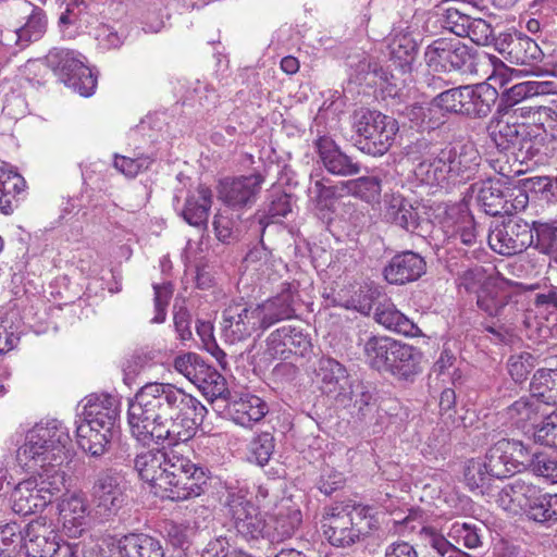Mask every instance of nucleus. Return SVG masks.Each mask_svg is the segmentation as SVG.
<instances>
[{
	"instance_id": "obj_53",
	"label": "nucleus",
	"mask_w": 557,
	"mask_h": 557,
	"mask_svg": "<svg viewBox=\"0 0 557 557\" xmlns=\"http://www.w3.org/2000/svg\"><path fill=\"white\" fill-rule=\"evenodd\" d=\"M154 160V157L145 154L136 158L115 154L114 168L127 177H135L139 173L147 171Z\"/></svg>"
},
{
	"instance_id": "obj_50",
	"label": "nucleus",
	"mask_w": 557,
	"mask_h": 557,
	"mask_svg": "<svg viewBox=\"0 0 557 557\" xmlns=\"http://www.w3.org/2000/svg\"><path fill=\"white\" fill-rule=\"evenodd\" d=\"M465 89L466 86H459L443 90L431 100V106L445 113L465 115Z\"/></svg>"
},
{
	"instance_id": "obj_45",
	"label": "nucleus",
	"mask_w": 557,
	"mask_h": 557,
	"mask_svg": "<svg viewBox=\"0 0 557 557\" xmlns=\"http://www.w3.org/2000/svg\"><path fill=\"white\" fill-rule=\"evenodd\" d=\"M530 520L541 524H553L557 522V494L542 493L540 490L533 502L525 509Z\"/></svg>"
},
{
	"instance_id": "obj_32",
	"label": "nucleus",
	"mask_w": 557,
	"mask_h": 557,
	"mask_svg": "<svg viewBox=\"0 0 557 557\" xmlns=\"http://www.w3.org/2000/svg\"><path fill=\"white\" fill-rule=\"evenodd\" d=\"M525 125L510 123L504 119H492L487 125L488 137L499 151L512 156Z\"/></svg>"
},
{
	"instance_id": "obj_10",
	"label": "nucleus",
	"mask_w": 557,
	"mask_h": 557,
	"mask_svg": "<svg viewBox=\"0 0 557 557\" xmlns=\"http://www.w3.org/2000/svg\"><path fill=\"white\" fill-rule=\"evenodd\" d=\"M51 521L39 517L24 529V547L28 557H70V543H60Z\"/></svg>"
},
{
	"instance_id": "obj_23",
	"label": "nucleus",
	"mask_w": 557,
	"mask_h": 557,
	"mask_svg": "<svg viewBox=\"0 0 557 557\" xmlns=\"http://www.w3.org/2000/svg\"><path fill=\"white\" fill-rule=\"evenodd\" d=\"M15 12L26 18V22L14 30L15 44L24 48L32 41L39 40L48 25L45 11L26 0H21L15 4Z\"/></svg>"
},
{
	"instance_id": "obj_62",
	"label": "nucleus",
	"mask_w": 557,
	"mask_h": 557,
	"mask_svg": "<svg viewBox=\"0 0 557 557\" xmlns=\"http://www.w3.org/2000/svg\"><path fill=\"white\" fill-rule=\"evenodd\" d=\"M235 224L236 223L232 218L224 215L223 213L215 214L213 228L218 240L223 244H231L235 242L238 237Z\"/></svg>"
},
{
	"instance_id": "obj_61",
	"label": "nucleus",
	"mask_w": 557,
	"mask_h": 557,
	"mask_svg": "<svg viewBox=\"0 0 557 557\" xmlns=\"http://www.w3.org/2000/svg\"><path fill=\"white\" fill-rule=\"evenodd\" d=\"M465 37L479 46H487L494 40L493 27L483 18H472Z\"/></svg>"
},
{
	"instance_id": "obj_59",
	"label": "nucleus",
	"mask_w": 557,
	"mask_h": 557,
	"mask_svg": "<svg viewBox=\"0 0 557 557\" xmlns=\"http://www.w3.org/2000/svg\"><path fill=\"white\" fill-rule=\"evenodd\" d=\"M379 296V292L371 287H361L345 304V308L354 309L358 312L369 315L374 307V300Z\"/></svg>"
},
{
	"instance_id": "obj_35",
	"label": "nucleus",
	"mask_w": 557,
	"mask_h": 557,
	"mask_svg": "<svg viewBox=\"0 0 557 557\" xmlns=\"http://www.w3.org/2000/svg\"><path fill=\"white\" fill-rule=\"evenodd\" d=\"M211 205V189L205 185H199L196 191L186 198L182 215L189 225L207 226Z\"/></svg>"
},
{
	"instance_id": "obj_7",
	"label": "nucleus",
	"mask_w": 557,
	"mask_h": 557,
	"mask_svg": "<svg viewBox=\"0 0 557 557\" xmlns=\"http://www.w3.org/2000/svg\"><path fill=\"white\" fill-rule=\"evenodd\" d=\"M81 54L64 48H52L46 55V64L67 87L83 97H89L97 87V77L85 65Z\"/></svg>"
},
{
	"instance_id": "obj_54",
	"label": "nucleus",
	"mask_w": 557,
	"mask_h": 557,
	"mask_svg": "<svg viewBox=\"0 0 557 557\" xmlns=\"http://www.w3.org/2000/svg\"><path fill=\"white\" fill-rule=\"evenodd\" d=\"M472 17L459 7H448L442 17V26L458 37H465Z\"/></svg>"
},
{
	"instance_id": "obj_38",
	"label": "nucleus",
	"mask_w": 557,
	"mask_h": 557,
	"mask_svg": "<svg viewBox=\"0 0 557 557\" xmlns=\"http://www.w3.org/2000/svg\"><path fill=\"white\" fill-rule=\"evenodd\" d=\"M25 180L16 172L0 165V212L13 213L18 206L22 191L25 188Z\"/></svg>"
},
{
	"instance_id": "obj_20",
	"label": "nucleus",
	"mask_w": 557,
	"mask_h": 557,
	"mask_svg": "<svg viewBox=\"0 0 557 557\" xmlns=\"http://www.w3.org/2000/svg\"><path fill=\"white\" fill-rule=\"evenodd\" d=\"M268 354L272 358H287V352L304 356L311 347L308 335L301 330L285 325L273 331L267 338Z\"/></svg>"
},
{
	"instance_id": "obj_18",
	"label": "nucleus",
	"mask_w": 557,
	"mask_h": 557,
	"mask_svg": "<svg viewBox=\"0 0 557 557\" xmlns=\"http://www.w3.org/2000/svg\"><path fill=\"white\" fill-rule=\"evenodd\" d=\"M496 48L507 54V60L517 65H531L541 61L543 52L535 40L522 33L500 34Z\"/></svg>"
},
{
	"instance_id": "obj_57",
	"label": "nucleus",
	"mask_w": 557,
	"mask_h": 557,
	"mask_svg": "<svg viewBox=\"0 0 557 557\" xmlns=\"http://www.w3.org/2000/svg\"><path fill=\"white\" fill-rule=\"evenodd\" d=\"M274 451V437L269 432L258 434L250 443V456L259 466L269 462Z\"/></svg>"
},
{
	"instance_id": "obj_55",
	"label": "nucleus",
	"mask_w": 557,
	"mask_h": 557,
	"mask_svg": "<svg viewBox=\"0 0 557 557\" xmlns=\"http://www.w3.org/2000/svg\"><path fill=\"white\" fill-rule=\"evenodd\" d=\"M535 443L557 449V410L547 412L533 433Z\"/></svg>"
},
{
	"instance_id": "obj_3",
	"label": "nucleus",
	"mask_w": 557,
	"mask_h": 557,
	"mask_svg": "<svg viewBox=\"0 0 557 557\" xmlns=\"http://www.w3.org/2000/svg\"><path fill=\"white\" fill-rule=\"evenodd\" d=\"M422 153V160L414 168V175L428 185L467 182L476 175L482 157L473 143L449 144L437 149L426 140H419L413 147Z\"/></svg>"
},
{
	"instance_id": "obj_2",
	"label": "nucleus",
	"mask_w": 557,
	"mask_h": 557,
	"mask_svg": "<svg viewBox=\"0 0 557 557\" xmlns=\"http://www.w3.org/2000/svg\"><path fill=\"white\" fill-rule=\"evenodd\" d=\"M134 468L143 481L171 500L198 497L209 488V469L175 451L149 449L135 457Z\"/></svg>"
},
{
	"instance_id": "obj_13",
	"label": "nucleus",
	"mask_w": 557,
	"mask_h": 557,
	"mask_svg": "<svg viewBox=\"0 0 557 557\" xmlns=\"http://www.w3.org/2000/svg\"><path fill=\"white\" fill-rule=\"evenodd\" d=\"M533 244V224L520 218H511L496 225L488 234L491 249L502 256H513Z\"/></svg>"
},
{
	"instance_id": "obj_36",
	"label": "nucleus",
	"mask_w": 557,
	"mask_h": 557,
	"mask_svg": "<svg viewBox=\"0 0 557 557\" xmlns=\"http://www.w3.org/2000/svg\"><path fill=\"white\" fill-rule=\"evenodd\" d=\"M47 497L36 488V481L26 480L18 483L12 494L11 503L14 512L27 516L47 506Z\"/></svg>"
},
{
	"instance_id": "obj_29",
	"label": "nucleus",
	"mask_w": 557,
	"mask_h": 557,
	"mask_svg": "<svg viewBox=\"0 0 557 557\" xmlns=\"http://www.w3.org/2000/svg\"><path fill=\"white\" fill-rule=\"evenodd\" d=\"M421 359L422 354L419 349L397 341L386 372L405 381L412 380L421 372Z\"/></svg>"
},
{
	"instance_id": "obj_47",
	"label": "nucleus",
	"mask_w": 557,
	"mask_h": 557,
	"mask_svg": "<svg viewBox=\"0 0 557 557\" xmlns=\"http://www.w3.org/2000/svg\"><path fill=\"white\" fill-rule=\"evenodd\" d=\"M391 59L404 70V73L411 70L416 59L417 44L408 34H397L388 42Z\"/></svg>"
},
{
	"instance_id": "obj_4",
	"label": "nucleus",
	"mask_w": 557,
	"mask_h": 557,
	"mask_svg": "<svg viewBox=\"0 0 557 557\" xmlns=\"http://www.w3.org/2000/svg\"><path fill=\"white\" fill-rule=\"evenodd\" d=\"M376 510L369 505L347 503L327 509L322 520L325 537L336 547H348L379 529Z\"/></svg>"
},
{
	"instance_id": "obj_40",
	"label": "nucleus",
	"mask_w": 557,
	"mask_h": 557,
	"mask_svg": "<svg viewBox=\"0 0 557 557\" xmlns=\"http://www.w3.org/2000/svg\"><path fill=\"white\" fill-rule=\"evenodd\" d=\"M63 463H47L37 465L40 467V471L36 478L30 479L36 481V488L41 496L47 497V505L51 502V498L65 490V472L61 469Z\"/></svg>"
},
{
	"instance_id": "obj_5",
	"label": "nucleus",
	"mask_w": 557,
	"mask_h": 557,
	"mask_svg": "<svg viewBox=\"0 0 557 557\" xmlns=\"http://www.w3.org/2000/svg\"><path fill=\"white\" fill-rule=\"evenodd\" d=\"M71 437L59 420L39 422L30 429L24 445L17 449V459L28 468L37 465L63 463L70 458Z\"/></svg>"
},
{
	"instance_id": "obj_48",
	"label": "nucleus",
	"mask_w": 557,
	"mask_h": 557,
	"mask_svg": "<svg viewBox=\"0 0 557 557\" xmlns=\"http://www.w3.org/2000/svg\"><path fill=\"white\" fill-rule=\"evenodd\" d=\"M533 245L557 262V221L533 222Z\"/></svg>"
},
{
	"instance_id": "obj_41",
	"label": "nucleus",
	"mask_w": 557,
	"mask_h": 557,
	"mask_svg": "<svg viewBox=\"0 0 557 557\" xmlns=\"http://www.w3.org/2000/svg\"><path fill=\"white\" fill-rule=\"evenodd\" d=\"M531 397L557 410V369H539L530 382Z\"/></svg>"
},
{
	"instance_id": "obj_28",
	"label": "nucleus",
	"mask_w": 557,
	"mask_h": 557,
	"mask_svg": "<svg viewBox=\"0 0 557 557\" xmlns=\"http://www.w3.org/2000/svg\"><path fill=\"white\" fill-rule=\"evenodd\" d=\"M540 487L529 479L517 478L506 484L498 494V503L506 510L528 509L540 492Z\"/></svg>"
},
{
	"instance_id": "obj_19",
	"label": "nucleus",
	"mask_w": 557,
	"mask_h": 557,
	"mask_svg": "<svg viewBox=\"0 0 557 557\" xmlns=\"http://www.w3.org/2000/svg\"><path fill=\"white\" fill-rule=\"evenodd\" d=\"M426 272V262L419 253L406 250L395 255L383 269L384 278L394 285L419 280Z\"/></svg>"
},
{
	"instance_id": "obj_46",
	"label": "nucleus",
	"mask_w": 557,
	"mask_h": 557,
	"mask_svg": "<svg viewBox=\"0 0 557 557\" xmlns=\"http://www.w3.org/2000/svg\"><path fill=\"white\" fill-rule=\"evenodd\" d=\"M545 147V136L537 128L527 124L520 134V139L515 149L513 157L520 162H527L539 157Z\"/></svg>"
},
{
	"instance_id": "obj_34",
	"label": "nucleus",
	"mask_w": 557,
	"mask_h": 557,
	"mask_svg": "<svg viewBox=\"0 0 557 557\" xmlns=\"http://www.w3.org/2000/svg\"><path fill=\"white\" fill-rule=\"evenodd\" d=\"M507 440L496 442L485 454L483 465L492 478L503 479L518 471V460L508 454Z\"/></svg>"
},
{
	"instance_id": "obj_43",
	"label": "nucleus",
	"mask_w": 557,
	"mask_h": 557,
	"mask_svg": "<svg viewBox=\"0 0 557 557\" xmlns=\"http://www.w3.org/2000/svg\"><path fill=\"white\" fill-rule=\"evenodd\" d=\"M191 383L202 391L205 396L211 399L226 398V396L230 395L225 379L205 361L199 366Z\"/></svg>"
},
{
	"instance_id": "obj_6",
	"label": "nucleus",
	"mask_w": 557,
	"mask_h": 557,
	"mask_svg": "<svg viewBox=\"0 0 557 557\" xmlns=\"http://www.w3.org/2000/svg\"><path fill=\"white\" fill-rule=\"evenodd\" d=\"M352 126L359 137L356 147L373 157L385 154L399 131L396 119L369 109L355 112Z\"/></svg>"
},
{
	"instance_id": "obj_37",
	"label": "nucleus",
	"mask_w": 557,
	"mask_h": 557,
	"mask_svg": "<svg viewBox=\"0 0 557 557\" xmlns=\"http://www.w3.org/2000/svg\"><path fill=\"white\" fill-rule=\"evenodd\" d=\"M113 434L114 431L106 432V429L85 422H81L76 428L79 447L92 457H100L108 450Z\"/></svg>"
},
{
	"instance_id": "obj_15",
	"label": "nucleus",
	"mask_w": 557,
	"mask_h": 557,
	"mask_svg": "<svg viewBox=\"0 0 557 557\" xmlns=\"http://www.w3.org/2000/svg\"><path fill=\"white\" fill-rule=\"evenodd\" d=\"M521 196L523 199L518 200L516 205L511 201L512 190L509 187H505L499 180H487L478 186L476 200L486 214L510 215L518 208L524 207L528 196L524 194Z\"/></svg>"
},
{
	"instance_id": "obj_44",
	"label": "nucleus",
	"mask_w": 557,
	"mask_h": 557,
	"mask_svg": "<svg viewBox=\"0 0 557 557\" xmlns=\"http://www.w3.org/2000/svg\"><path fill=\"white\" fill-rule=\"evenodd\" d=\"M302 516L299 509H281L272 519V527L268 525V539L271 542H282L290 537L299 528Z\"/></svg>"
},
{
	"instance_id": "obj_17",
	"label": "nucleus",
	"mask_w": 557,
	"mask_h": 557,
	"mask_svg": "<svg viewBox=\"0 0 557 557\" xmlns=\"http://www.w3.org/2000/svg\"><path fill=\"white\" fill-rule=\"evenodd\" d=\"M60 521L63 531L70 537H78L86 530L89 504L82 492L63 495L58 505Z\"/></svg>"
},
{
	"instance_id": "obj_63",
	"label": "nucleus",
	"mask_w": 557,
	"mask_h": 557,
	"mask_svg": "<svg viewBox=\"0 0 557 557\" xmlns=\"http://www.w3.org/2000/svg\"><path fill=\"white\" fill-rule=\"evenodd\" d=\"M200 557H250L247 554L231 549L226 537L219 536L211 540L202 549Z\"/></svg>"
},
{
	"instance_id": "obj_42",
	"label": "nucleus",
	"mask_w": 557,
	"mask_h": 557,
	"mask_svg": "<svg viewBox=\"0 0 557 557\" xmlns=\"http://www.w3.org/2000/svg\"><path fill=\"white\" fill-rule=\"evenodd\" d=\"M396 342L385 336L369 337L363 346L368 363L377 371H387Z\"/></svg>"
},
{
	"instance_id": "obj_11",
	"label": "nucleus",
	"mask_w": 557,
	"mask_h": 557,
	"mask_svg": "<svg viewBox=\"0 0 557 557\" xmlns=\"http://www.w3.org/2000/svg\"><path fill=\"white\" fill-rule=\"evenodd\" d=\"M259 330L265 329L258 305L233 301L224 309L222 331L231 344L245 341Z\"/></svg>"
},
{
	"instance_id": "obj_31",
	"label": "nucleus",
	"mask_w": 557,
	"mask_h": 557,
	"mask_svg": "<svg viewBox=\"0 0 557 557\" xmlns=\"http://www.w3.org/2000/svg\"><path fill=\"white\" fill-rule=\"evenodd\" d=\"M510 295L493 283L483 285L476 295L478 307L493 318H506L513 309Z\"/></svg>"
},
{
	"instance_id": "obj_22",
	"label": "nucleus",
	"mask_w": 557,
	"mask_h": 557,
	"mask_svg": "<svg viewBox=\"0 0 557 557\" xmlns=\"http://www.w3.org/2000/svg\"><path fill=\"white\" fill-rule=\"evenodd\" d=\"M383 216L387 222L414 234H420L424 221L419 208L399 194L385 195Z\"/></svg>"
},
{
	"instance_id": "obj_58",
	"label": "nucleus",
	"mask_w": 557,
	"mask_h": 557,
	"mask_svg": "<svg viewBox=\"0 0 557 557\" xmlns=\"http://www.w3.org/2000/svg\"><path fill=\"white\" fill-rule=\"evenodd\" d=\"M153 292H154V311L156 314L151 319L152 323H162L165 321L166 317V307L170 304V300L173 295V285L170 282H164L162 284H153Z\"/></svg>"
},
{
	"instance_id": "obj_14",
	"label": "nucleus",
	"mask_w": 557,
	"mask_h": 557,
	"mask_svg": "<svg viewBox=\"0 0 557 557\" xmlns=\"http://www.w3.org/2000/svg\"><path fill=\"white\" fill-rule=\"evenodd\" d=\"M264 181V175L259 172L225 177L219 183L218 198L231 208H250L256 203Z\"/></svg>"
},
{
	"instance_id": "obj_25",
	"label": "nucleus",
	"mask_w": 557,
	"mask_h": 557,
	"mask_svg": "<svg viewBox=\"0 0 557 557\" xmlns=\"http://www.w3.org/2000/svg\"><path fill=\"white\" fill-rule=\"evenodd\" d=\"M119 401L110 395H91L84 408L82 422L106 429V432L114 431L119 419Z\"/></svg>"
},
{
	"instance_id": "obj_33",
	"label": "nucleus",
	"mask_w": 557,
	"mask_h": 557,
	"mask_svg": "<svg viewBox=\"0 0 557 557\" xmlns=\"http://www.w3.org/2000/svg\"><path fill=\"white\" fill-rule=\"evenodd\" d=\"M374 320L385 329L405 336H416L420 331L409 318L388 300L379 302L375 307Z\"/></svg>"
},
{
	"instance_id": "obj_21",
	"label": "nucleus",
	"mask_w": 557,
	"mask_h": 557,
	"mask_svg": "<svg viewBox=\"0 0 557 557\" xmlns=\"http://www.w3.org/2000/svg\"><path fill=\"white\" fill-rule=\"evenodd\" d=\"M314 147L325 170L334 175L352 176L360 172L361 166L354 158L344 153L329 136H321Z\"/></svg>"
},
{
	"instance_id": "obj_26",
	"label": "nucleus",
	"mask_w": 557,
	"mask_h": 557,
	"mask_svg": "<svg viewBox=\"0 0 557 557\" xmlns=\"http://www.w3.org/2000/svg\"><path fill=\"white\" fill-rule=\"evenodd\" d=\"M503 414L511 425L533 434L547 413L540 411L539 400L524 396L509 405Z\"/></svg>"
},
{
	"instance_id": "obj_51",
	"label": "nucleus",
	"mask_w": 557,
	"mask_h": 557,
	"mask_svg": "<svg viewBox=\"0 0 557 557\" xmlns=\"http://www.w3.org/2000/svg\"><path fill=\"white\" fill-rule=\"evenodd\" d=\"M529 116L532 120L530 126L536 127L545 138L557 139V111L555 109L550 107L532 108L529 111Z\"/></svg>"
},
{
	"instance_id": "obj_64",
	"label": "nucleus",
	"mask_w": 557,
	"mask_h": 557,
	"mask_svg": "<svg viewBox=\"0 0 557 557\" xmlns=\"http://www.w3.org/2000/svg\"><path fill=\"white\" fill-rule=\"evenodd\" d=\"M448 534L457 542H461L468 548H476L481 544L475 527L468 523H453Z\"/></svg>"
},
{
	"instance_id": "obj_8",
	"label": "nucleus",
	"mask_w": 557,
	"mask_h": 557,
	"mask_svg": "<svg viewBox=\"0 0 557 557\" xmlns=\"http://www.w3.org/2000/svg\"><path fill=\"white\" fill-rule=\"evenodd\" d=\"M244 488L227 492L224 507L233 527L247 542L268 537V524L258 508L248 499Z\"/></svg>"
},
{
	"instance_id": "obj_52",
	"label": "nucleus",
	"mask_w": 557,
	"mask_h": 557,
	"mask_svg": "<svg viewBox=\"0 0 557 557\" xmlns=\"http://www.w3.org/2000/svg\"><path fill=\"white\" fill-rule=\"evenodd\" d=\"M529 469L537 476H542L552 483H557V458L550 454L539 451L532 455Z\"/></svg>"
},
{
	"instance_id": "obj_1",
	"label": "nucleus",
	"mask_w": 557,
	"mask_h": 557,
	"mask_svg": "<svg viewBox=\"0 0 557 557\" xmlns=\"http://www.w3.org/2000/svg\"><path fill=\"white\" fill-rule=\"evenodd\" d=\"M207 408L193 395L170 383L141 386L128 404L132 435L141 444L176 445L193 438Z\"/></svg>"
},
{
	"instance_id": "obj_56",
	"label": "nucleus",
	"mask_w": 557,
	"mask_h": 557,
	"mask_svg": "<svg viewBox=\"0 0 557 557\" xmlns=\"http://www.w3.org/2000/svg\"><path fill=\"white\" fill-rule=\"evenodd\" d=\"M535 361V357L527 351L510 356L507 367L512 380L517 383L524 382L530 372L534 369Z\"/></svg>"
},
{
	"instance_id": "obj_60",
	"label": "nucleus",
	"mask_w": 557,
	"mask_h": 557,
	"mask_svg": "<svg viewBox=\"0 0 557 557\" xmlns=\"http://www.w3.org/2000/svg\"><path fill=\"white\" fill-rule=\"evenodd\" d=\"M463 478L466 484L473 491L483 487L492 476L481 460L470 459L465 466Z\"/></svg>"
},
{
	"instance_id": "obj_16",
	"label": "nucleus",
	"mask_w": 557,
	"mask_h": 557,
	"mask_svg": "<svg viewBox=\"0 0 557 557\" xmlns=\"http://www.w3.org/2000/svg\"><path fill=\"white\" fill-rule=\"evenodd\" d=\"M298 301V287L293 283H284L277 295L258 305L263 320V329H268L282 320L296 317Z\"/></svg>"
},
{
	"instance_id": "obj_49",
	"label": "nucleus",
	"mask_w": 557,
	"mask_h": 557,
	"mask_svg": "<svg viewBox=\"0 0 557 557\" xmlns=\"http://www.w3.org/2000/svg\"><path fill=\"white\" fill-rule=\"evenodd\" d=\"M381 183L382 181L377 176H362L344 182L342 189L368 203H373L380 199L382 193Z\"/></svg>"
},
{
	"instance_id": "obj_27",
	"label": "nucleus",
	"mask_w": 557,
	"mask_h": 557,
	"mask_svg": "<svg viewBox=\"0 0 557 557\" xmlns=\"http://www.w3.org/2000/svg\"><path fill=\"white\" fill-rule=\"evenodd\" d=\"M465 115L472 119L487 116L495 104L498 92L490 84L467 85L465 89Z\"/></svg>"
},
{
	"instance_id": "obj_39",
	"label": "nucleus",
	"mask_w": 557,
	"mask_h": 557,
	"mask_svg": "<svg viewBox=\"0 0 557 557\" xmlns=\"http://www.w3.org/2000/svg\"><path fill=\"white\" fill-rule=\"evenodd\" d=\"M124 557H164L158 540L144 533H128L120 537Z\"/></svg>"
},
{
	"instance_id": "obj_24",
	"label": "nucleus",
	"mask_w": 557,
	"mask_h": 557,
	"mask_svg": "<svg viewBox=\"0 0 557 557\" xmlns=\"http://www.w3.org/2000/svg\"><path fill=\"white\" fill-rule=\"evenodd\" d=\"M321 391L335 399L345 398L349 393V377L346 368L331 357H321L315 369Z\"/></svg>"
},
{
	"instance_id": "obj_12",
	"label": "nucleus",
	"mask_w": 557,
	"mask_h": 557,
	"mask_svg": "<svg viewBox=\"0 0 557 557\" xmlns=\"http://www.w3.org/2000/svg\"><path fill=\"white\" fill-rule=\"evenodd\" d=\"M424 59L434 72L459 71L473 64L471 49L457 39L434 40L426 47Z\"/></svg>"
},
{
	"instance_id": "obj_9",
	"label": "nucleus",
	"mask_w": 557,
	"mask_h": 557,
	"mask_svg": "<svg viewBox=\"0 0 557 557\" xmlns=\"http://www.w3.org/2000/svg\"><path fill=\"white\" fill-rule=\"evenodd\" d=\"M90 497L96 515L103 520L115 517L127 500L126 487L113 469L99 471L92 481Z\"/></svg>"
},
{
	"instance_id": "obj_30",
	"label": "nucleus",
	"mask_w": 557,
	"mask_h": 557,
	"mask_svg": "<svg viewBox=\"0 0 557 557\" xmlns=\"http://www.w3.org/2000/svg\"><path fill=\"white\" fill-rule=\"evenodd\" d=\"M228 413L233 421L243 426L259 422L268 413V405L260 397L251 394L240 395L228 403Z\"/></svg>"
}]
</instances>
